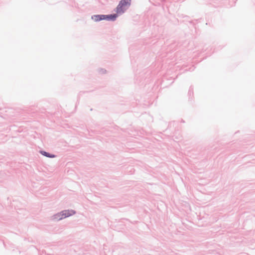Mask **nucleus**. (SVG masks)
Instances as JSON below:
<instances>
[{"instance_id":"nucleus-4","label":"nucleus","mask_w":255,"mask_h":255,"mask_svg":"<svg viewBox=\"0 0 255 255\" xmlns=\"http://www.w3.org/2000/svg\"><path fill=\"white\" fill-rule=\"evenodd\" d=\"M43 155H46V156H48V157H54V156H50L49 154H47V153H46V152H43V153H42Z\"/></svg>"},{"instance_id":"nucleus-2","label":"nucleus","mask_w":255,"mask_h":255,"mask_svg":"<svg viewBox=\"0 0 255 255\" xmlns=\"http://www.w3.org/2000/svg\"><path fill=\"white\" fill-rule=\"evenodd\" d=\"M117 15L116 14H111L109 15H94L92 17V18L96 21H100L101 20L105 19L108 18L109 19H115L117 17Z\"/></svg>"},{"instance_id":"nucleus-1","label":"nucleus","mask_w":255,"mask_h":255,"mask_svg":"<svg viewBox=\"0 0 255 255\" xmlns=\"http://www.w3.org/2000/svg\"><path fill=\"white\" fill-rule=\"evenodd\" d=\"M131 0H121L117 7L118 13H123L125 10V7L130 5Z\"/></svg>"},{"instance_id":"nucleus-3","label":"nucleus","mask_w":255,"mask_h":255,"mask_svg":"<svg viewBox=\"0 0 255 255\" xmlns=\"http://www.w3.org/2000/svg\"><path fill=\"white\" fill-rule=\"evenodd\" d=\"M75 214V212L72 210H65L61 212L60 215H61V217L59 218V219H62L63 218H66L71 216Z\"/></svg>"}]
</instances>
